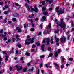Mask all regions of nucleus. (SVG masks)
I'll list each match as a JSON object with an SVG mask.
<instances>
[{"label": "nucleus", "instance_id": "f257e3e1", "mask_svg": "<svg viewBox=\"0 0 74 74\" xmlns=\"http://www.w3.org/2000/svg\"><path fill=\"white\" fill-rule=\"evenodd\" d=\"M61 22H60V24H59L57 25V27L60 26L61 29H63L64 30H65L66 28V23L64 22H63V19H61L60 20Z\"/></svg>", "mask_w": 74, "mask_h": 74}, {"label": "nucleus", "instance_id": "f03ea898", "mask_svg": "<svg viewBox=\"0 0 74 74\" xmlns=\"http://www.w3.org/2000/svg\"><path fill=\"white\" fill-rule=\"evenodd\" d=\"M30 8H31V10H32V11H35L36 12H38V10L37 9V6H34V9L32 7V6H30Z\"/></svg>", "mask_w": 74, "mask_h": 74}, {"label": "nucleus", "instance_id": "7ed1b4c3", "mask_svg": "<svg viewBox=\"0 0 74 74\" xmlns=\"http://www.w3.org/2000/svg\"><path fill=\"white\" fill-rule=\"evenodd\" d=\"M47 40V44H49V41L50 40L49 39V38L44 39L43 40L42 43H43V44H44V43L45 42V40Z\"/></svg>", "mask_w": 74, "mask_h": 74}, {"label": "nucleus", "instance_id": "20e7f679", "mask_svg": "<svg viewBox=\"0 0 74 74\" xmlns=\"http://www.w3.org/2000/svg\"><path fill=\"white\" fill-rule=\"evenodd\" d=\"M27 38H28L27 40L28 41H30V42L31 44H33L34 42V41L33 40H32L31 38H30V36L28 35L27 36Z\"/></svg>", "mask_w": 74, "mask_h": 74}, {"label": "nucleus", "instance_id": "39448f33", "mask_svg": "<svg viewBox=\"0 0 74 74\" xmlns=\"http://www.w3.org/2000/svg\"><path fill=\"white\" fill-rule=\"evenodd\" d=\"M61 43H65V42L66 41V37H64L63 38H61Z\"/></svg>", "mask_w": 74, "mask_h": 74}, {"label": "nucleus", "instance_id": "423d86ee", "mask_svg": "<svg viewBox=\"0 0 74 74\" xmlns=\"http://www.w3.org/2000/svg\"><path fill=\"white\" fill-rule=\"evenodd\" d=\"M15 67H16V69H17V71H19V70H22V66H19L18 65H16L15 66Z\"/></svg>", "mask_w": 74, "mask_h": 74}, {"label": "nucleus", "instance_id": "0eeeda50", "mask_svg": "<svg viewBox=\"0 0 74 74\" xmlns=\"http://www.w3.org/2000/svg\"><path fill=\"white\" fill-rule=\"evenodd\" d=\"M45 19H46V17L45 16H43L42 17V18H41L40 21L41 22H44V21H45Z\"/></svg>", "mask_w": 74, "mask_h": 74}, {"label": "nucleus", "instance_id": "6e6552de", "mask_svg": "<svg viewBox=\"0 0 74 74\" xmlns=\"http://www.w3.org/2000/svg\"><path fill=\"white\" fill-rule=\"evenodd\" d=\"M16 30H17V32H20L21 30V29L19 28L18 27H17L16 28Z\"/></svg>", "mask_w": 74, "mask_h": 74}, {"label": "nucleus", "instance_id": "1a4fd4ad", "mask_svg": "<svg viewBox=\"0 0 74 74\" xmlns=\"http://www.w3.org/2000/svg\"><path fill=\"white\" fill-rule=\"evenodd\" d=\"M44 47H45V45L43 44L41 46V48L42 51H44Z\"/></svg>", "mask_w": 74, "mask_h": 74}, {"label": "nucleus", "instance_id": "9d476101", "mask_svg": "<svg viewBox=\"0 0 74 74\" xmlns=\"http://www.w3.org/2000/svg\"><path fill=\"white\" fill-rule=\"evenodd\" d=\"M51 23H49L47 27V29H51Z\"/></svg>", "mask_w": 74, "mask_h": 74}, {"label": "nucleus", "instance_id": "9b49d317", "mask_svg": "<svg viewBox=\"0 0 74 74\" xmlns=\"http://www.w3.org/2000/svg\"><path fill=\"white\" fill-rule=\"evenodd\" d=\"M18 15H19V14H18V13H16L15 14H14L13 15V16L14 17H17Z\"/></svg>", "mask_w": 74, "mask_h": 74}, {"label": "nucleus", "instance_id": "f8f14e48", "mask_svg": "<svg viewBox=\"0 0 74 74\" xmlns=\"http://www.w3.org/2000/svg\"><path fill=\"white\" fill-rule=\"evenodd\" d=\"M25 55H27V56H30V53L27 52L25 53Z\"/></svg>", "mask_w": 74, "mask_h": 74}, {"label": "nucleus", "instance_id": "ddd939ff", "mask_svg": "<svg viewBox=\"0 0 74 74\" xmlns=\"http://www.w3.org/2000/svg\"><path fill=\"white\" fill-rule=\"evenodd\" d=\"M10 12V11H5L4 12V13L5 14H6V15L8 14Z\"/></svg>", "mask_w": 74, "mask_h": 74}, {"label": "nucleus", "instance_id": "4468645a", "mask_svg": "<svg viewBox=\"0 0 74 74\" xmlns=\"http://www.w3.org/2000/svg\"><path fill=\"white\" fill-rule=\"evenodd\" d=\"M5 58H5V60H6V61H7V60H8V58H9V56H6Z\"/></svg>", "mask_w": 74, "mask_h": 74}, {"label": "nucleus", "instance_id": "2eb2a0df", "mask_svg": "<svg viewBox=\"0 0 74 74\" xmlns=\"http://www.w3.org/2000/svg\"><path fill=\"white\" fill-rule=\"evenodd\" d=\"M3 60V59H2V58L1 57H0V66H1V62Z\"/></svg>", "mask_w": 74, "mask_h": 74}, {"label": "nucleus", "instance_id": "dca6fc26", "mask_svg": "<svg viewBox=\"0 0 74 74\" xmlns=\"http://www.w3.org/2000/svg\"><path fill=\"white\" fill-rule=\"evenodd\" d=\"M43 14H44V15H47L48 14V12H44L43 13Z\"/></svg>", "mask_w": 74, "mask_h": 74}, {"label": "nucleus", "instance_id": "f3484780", "mask_svg": "<svg viewBox=\"0 0 74 74\" xmlns=\"http://www.w3.org/2000/svg\"><path fill=\"white\" fill-rule=\"evenodd\" d=\"M25 44L26 45H29V44H30V42H27L26 41V40H25Z\"/></svg>", "mask_w": 74, "mask_h": 74}, {"label": "nucleus", "instance_id": "a211bd4d", "mask_svg": "<svg viewBox=\"0 0 74 74\" xmlns=\"http://www.w3.org/2000/svg\"><path fill=\"white\" fill-rule=\"evenodd\" d=\"M39 43V41H38L36 43H35V44H37V46H40V44L38 43Z\"/></svg>", "mask_w": 74, "mask_h": 74}, {"label": "nucleus", "instance_id": "6ab92c4d", "mask_svg": "<svg viewBox=\"0 0 74 74\" xmlns=\"http://www.w3.org/2000/svg\"><path fill=\"white\" fill-rule=\"evenodd\" d=\"M53 0H51V1L49 0V3L50 4H51V3H53Z\"/></svg>", "mask_w": 74, "mask_h": 74}, {"label": "nucleus", "instance_id": "aec40b11", "mask_svg": "<svg viewBox=\"0 0 74 74\" xmlns=\"http://www.w3.org/2000/svg\"><path fill=\"white\" fill-rule=\"evenodd\" d=\"M12 20L14 22H16V19L15 18H12Z\"/></svg>", "mask_w": 74, "mask_h": 74}, {"label": "nucleus", "instance_id": "412c9836", "mask_svg": "<svg viewBox=\"0 0 74 74\" xmlns=\"http://www.w3.org/2000/svg\"><path fill=\"white\" fill-rule=\"evenodd\" d=\"M15 5H16V6H19V7H21V5H20L19 4H18V3H15Z\"/></svg>", "mask_w": 74, "mask_h": 74}, {"label": "nucleus", "instance_id": "4be33fe9", "mask_svg": "<svg viewBox=\"0 0 74 74\" xmlns=\"http://www.w3.org/2000/svg\"><path fill=\"white\" fill-rule=\"evenodd\" d=\"M53 55V54H52V53H51L49 54L48 56V58H50V57H51V56H52Z\"/></svg>", "mask_w": 74, "mask_h": 74}, {"label": "nucleus", "instance_id": "5701e85b", "mask_svg": "<svg viewBox=\"0 0 74 74\" xmlns=\"http://www.w3.org/2000/svg\"><path fill=\"white\" fill-rule=\"evenodd\" d=\"M18 48H21V47H22V45L20 44H18Z\"/></svg>", "mask_w": 74, "mask_h": 74}, {"label": "nucleus", "instance_id": "b1692460", "mask_svg": "<svg viewBox=\"0 0 74 74\" xmlns=\"http://www.w3.org/2000/svg\"><path fill=\"white\" fill-rule=\"evenodd\" d=\"M3 23H7V19H4L3 21Z\"/></svg>", "mask_w": 74, "mask_h": 74}, {"label": "nucleus", "instance_id": "393cba45", "mask_svg": "<svg viewBox=\"0 0 74 74\" xmlns=\"http://www.w3.org/2000/svg\"><path fill=\"white\" fill-rule=\"evenodd\" d=\"M45 9H46V8L45 7H44L42 8V11H45Z\"/></svg>", "mask_w": 74, "mask_h": 74}, {"label": "nucleus", "instance_id": "a878e982", "mask_svg": "<svg viewBox=\"0 0 74 74\" xmlns=\"http://www.w3.org/2000/svg\"><path fill=\"white\" fill-rule=\"evenodd\" d=\"M27 71V68L25 67L23 69V72H26Z\"/></svg>", "mask_w": 74, "mask_h": 74}, {"label": "nucleus", "instance_id": "bb28decb", "mask_svg": "<svg viewBox=\"0 0 74 74\" xmlns=\"http://www.w3.org/2000/svg\"><path fill=\"white\" fill-rule=\"evenodd\" d=\"M55 56L56 57H58V52H56L55 54Z\"/></svg>", "mask_w": 74, "mask_h": 74}, {"label": "nucleus", "instance_id": "cd10ccee", "mask_svg": "<svg viewBox=\"0 0 74 74\" xmlns=\"http://www.w3.org/2000/svg\"><path fill=\"white\" fill-rule=\"evenodd\" d=\"M55 21L56 24L58 25L59 23H58V20H57V19L55 20Z\"/></svg>", "mask_w": 74, "mask_h": 74}, {"label": "nucleus", "instance_id": "c85d7f7f", "mask_svg": "<svg viewBox=\"0 0 74 74\" xmlns=\"http://www.w3.org/2000/svg\"><path fill=\"white\" fill-rule=\"evenodd\" d=\"M28 10H29V11H31L32 12H33V11H32V10H30V7H29V6H28Z\"/></svg>", "mask_w": 74, "mask_h": 74}, {"label": "nucleus", "instance_id": "c756f323", "mask_svg": "<svg viewBox=\"0 0 74 74\" xmlns=\"http://www.w3.org/2000/svg\"><path fill=\"white\" fill-rule=\"evenodd\" d=\"M53 64L54 65H55V66H56V67H59V65H58V64H57L56 63H53Z\"/></svg>", "mask_w": 74, "mask_h": 74}, {"label": "nucleus", "instance_id": "7c9ffc66", "mask_svg": "<svg viewBox=\"0 0 74 74\" xmlns=\"http://www.w3.org/2000/svg\"><path fill=\"white\" fill-rule=\"evenodd\" d=\"M69 18H70V16H67L66 18V19L67 20V21H69Z\"/></svg>", "mask_w": 74, "mask_h": 74}, {"label": "nucleus", "instance_id": "2f4dec72", "mask_svg": "<svg viewBox=\"0 0 74 74\" xmlns=\"http://www.w3.org/2000/svg\"><path fill=\"white\" fill-rule=\"evenodd\" d=\"M48 52H49V51H51V47H48Z\"/></svg>", "mask_w": 74, "mask_h": 74}, {"label": "nucleus", "instance_id": "473e14b6", "mask_svg": "<svg viewBox=\"0 0 74 74\" xmlns=\"http://www.w3.org/2000/svg\"><path fill=\"white\" fill-rule=\"evenodd\" d=\"M64 64H62L61 65V69H63L64 68Z\"/></svg>", "mask_w": 74, "mask_h": 74}, {"label": "nucleus", "instance_id": "72a5a7b5", "mask_svg": "<svg viewBox=\"0 0 74 74\" xmlns=\"http://www.w3.org/2000/svg\"><path fill=\"white\" fill-rule=\"evenodd\" d=\"M59 32V29H58L57 31H54L55 33H58V32Z\"/></svg>", "mask_w": 74, "mask_h": 74}, {"label": "nucleus", "instance_id": "f704fd0d", "mask_svg": "<svg viewBox=\"0 0 74 74\" xmlns=\"http://www.w3.org/2000/svg\"><path fill=\"white\" fill-rule=\"evenodd\" d=\"M3 40L4 41H6V40H7V37H5L3 38Z\"/></svg>", "mask_w": 74, "mask_h": 74}, {"label": "nucleus", "instance_id": "c9c22d12", "mask_svg": "<svg viewBox=\"0 0 74 74\" xmlns=\"http://www.w3.org/2000/svg\"><path fill=\"white\" fill-rule=\"evenodd\" d=\"M61 14H63L64 13V11H63L62 10H60Z\"/></svg>", "mask_w": 74, "mask_h": 74}, {"label": "nucleus", "instance_id": "e433bc0d", "mask_svg": "<svg viewBox=\"0 0 74 74\" xmlns=\"http://www.w3.org/2000/svg\"><path fill=\"white\" fill-rule=\"evenodd\" d=\"M36 47V45H33L32 46V48H34Z\"/></svg>", "mask_w": 74, "mask_h": 74}, {"label": "nucleus", "instance_id": "4c0bfd02", "mask_svg": "<svg viewBox=\"0 0 74 74\" xmlns=\"http://www.w3.org/2000/svg\"><path fill=\"white\" fill-rule=\"evenodd\" d=\"M12 39L13 40V42H15V40H16V39L15 38H12Z\"/></svg>", "mask_w": 74, "mask_h": 74}, {"label": "nucleus", "instance_id": "58836bf2", "mask_svg": "<svg viewBox=\"0 0 74 74\" xmlns=\"http://www.w3.org/2000/svg\"><path fill=\"white\" fill-rule=\"evenodd\" d=\"M30 31L31 32H33V31H34V28H32L31 29Z\"/></svg>", "mask_w": 74, "mask_h": 74}, {"label": "nucleus", "instance_id": "ea45409f", "mask_svg": "<svg viewBox=\"0 0 74 74\" xmlns=\"http://www.w3.org/2000/svg\"><path fill=\"white\" fill-rule=\"evenodd\" d=\"M2 53H3V54H4L5 55H7V53H6V51H2Z\"/></svg>", "mask_w": 74, "mask_h": 74}, {"label": "nucleus", "instance_id": "a19ab883", "mask_svg": "<svg viewBox=\"0 0 74 74\" xmlns=\"http://www.w3.org/2000/svg\"><path fill=\"white\" fill-rule=\"evenodd\" d=\"M3 4H4V3L3 2H0V5H3Z\"/></svg>", "mask_w": 74, "mask_h": 74}, {"label": "nucleus", "instance_id": "79ce46f5", "mask_svg": "<svg viewBox=\"0 0 74 74\" xmlns=\"http://www.w3.org/2000/svg\"><path fill=\"white\" fill-rule=\"evenodd\" d=\"M40 58H44V57L45 56L44 55H41L40 56Z\"/></svg>", "mask_w": 74, "mask_h": 74}, {"label": "nucleus", "instance_id": "37998d69", "mask_svg": "<svg viewBox=\"0 0 74 74\" xmlns=\"http://www.w3.org/2000/svg\"><path fill=\"white\" fill-rule=\"evenodd\" d=\"M65 58H62L61 60L62 62H64V59H65Z\"/></svg>", "mask_w": 74, "mask_h": 74}, {"label": "nucleus", "instance_id": "c03bdc74", "mask_svg": "<svg viewBox=\"0 0 74 74\" xmlns=\"http://www.w3.org/2000/svg\"><path fill=\"white\" fill-rule=\"evenodd\" d=\"M73 60V59L71 58H70L69 59V60L70 61H71Z\"/></svg>", "mask_w": 74, "mask_h": 74}, {"label": "nucleus", "instance_id": "a18cd8bd", "mask_svg": "<svg viewBox=\"0 0 74 74\" xmlns=\"http://www.w3.org/2000/svg\"><path fill=\"white\" fill-rule=\"evenodd\" d=\"M59 41V38H57L56 39V42H58V41Z\"/></svg>", "mask_w": 74, "mask_h": 74}, {"label": "nucleus", "instance_id": "49530a36", "mask_svg": "<svg viewBox=\"0 0 74 74\" xmlns=\"http://www.w3.org/2000/svg\"><path fill=\"white\" fill-rule=\"evenodd\" d=\"M11 41V39L10 38L9 39H8V42H10Z\"/></svg>", "mask_w": 74, "mask_h": 74}, {"label": "nucleus", "instance_id": "de8ad7c7", "mask_svg": "<svg viewBox=\"0 0 74 74\" xmlns=\"http://www.w3.org/2000/svg\"><path fill=\"white\" fill-rule=\"evenodd\" d=\"M34 69V68H33V67H32V68H31V69H30L29 70V71H33Z\"/></svg>", "mask_w": 74, "mask_h": 74}, {"label": "nucleus", "instance_id": "09e8293b", "mask_svg": "<svg viewBox=\"0 0 74 74\" xmlns=\"http://www.w3.org/2000/svg\"><path fill=\"white\" fill-rule=\"evenodd\" d=\"M45 1H43L42 3V5H44V4H45Z\"/></svg>", "mask_w": 74, "mask_h": 74}, {"label": "nucleus", "instance_id": "8fccbe9b", "mask_svg": "<svg viewBox=\"0 0 74 74\" xmlns=\"http://www.w3.org/2000/svg\"><path fill=\"white\" fill-rule=\"evenodd\" d=\"M43 64H42V63H41L40 64V68H41L42 67V66H43Z\"/></svg>", "mask_w": 74, "mask_h": 74}, {"label": "nucleus", "instance_id": "3c124183", "mask_svg": "<svg viewBox=\"0 0 74 74\" xmlns=\"http://www.w3.org/2000/svg\"><path fill=\"white\" fill-rule=\"evenodd\" d=\"M3 29H2L0 31V33H3Z\"/></svg>", "mask_w": 74, "mask_h": 74}, {"label": "nucleus", "instance_id": "603ef678", "mask_svg": "<svg viewBox=\"0 0 74 74\" xmlns=\"http://www.w3.org/2000/svg\"><path fill=\"white\" fill-rule=\"evenodd\" d=\"M57 12H58V15H60V14H61V13H60V10L58 11H57Z\"/></svg>", "mask_w": 74, "mask_h": 74}, {"label": "nucleus", "instance_id": "864d4df0", "mask_svg": "<svg viewBox=\"0 0 74 74\" xmlns=\"http://www.w3.org/2000/svg\"><path fill=\"white\" fill-rule=\"evenodd\" d=\"M5 8H8L9 7L8 6V5H5Z\"/></svg>", "mask_w": 74, "mask_h": 74}, {"label": "nucleus", "instance_id": "5fc2aeb1", "mask_svg": "<svg viewBox=\"0 0 74 74\" xmlns=\"http://www.w3.org/2000/svg\"><path fill=\"white\" fill-rule=\"evenodd\" d=\"M40 28L41 29H42L43 28V27L42 26V24H41L40 25Z\"/></svg>", "mask_w": 74, "mask_h": 74}, {"label": "nucleus", "instance_id": "6e6d98bb", "mask_svg": "<svg viewBox=\"0 0 74 74\" xmlns=\"http://www.w3.org/2000/svg\"><path fill=\"white\" fill-rule=\"evenodd\" d=\"M29 20L30 21L31 23H33V20H32V19Z\"/></svg>", "mask_w": 74, "mask_h": 74}, {"label": "nucleus", "instance_id": "4d7b16f0", "mask_svg": "<svg viewBox=\"0 0 74 74\" xmlns=\"http://www.w3.org/2000/svg\"><path fill=\"white\" fill-rule=\"evenodd\" d=\"M24 28H26V24H24Z\"/></svg>", "mask_w": 74, "mask_h": 74}, {"label": "nucleus", "instance_id": "13d9d810", "mask_svg": "<svg viewBox=\"0 0 74 74\" xmlns=\"http://www.w3.org/2000/svg\"><path fill=\"white\" fill-rule=\"evenodd\" d=\"M48 66H49V65H48L47 64H46L45 65L46 67H47V68H48V67H49Z\"/></svg>", "mask_w": 74, "mask_h": 74}, {"label": "nucleus", "instance_id": "bf43d9fd", "mask_svg": "<svg viewBox=\"0 0 74 74\" xmlns=\"http://www.w3.org/2000/svg\"><path fill=\"white\" fill-rule=\"evenodd\" d=\"M61 50H60V49H58V53H60V51Z\"/></svg>", "mask_w": 74, "mask_h": 74}, {"label": "nucleus", "instance_id": "052dcab7", "mask_svg": "<svg viewBox=\"0 0 74 74\" xmlns=\"http://www.w3.org/2000/svg\"><path fill=\"white\" fill-rule=\"evenodd\" d=\"M28 17H29V18H33V16L32 15L31 16H30V15Z\"/></svg>", "mask_w": 74, "mask_h": 74}, {"label": "nucleus", "instance_id": "680f3d73", "mask_svg": "<svg viewBox=\"0 0 74 74\" xmlns=\"http://www.w3.org/2000/svg\"><path fill=\"white\" fill-rule=\"evenodd\" d=\"M14 48H12V53H14Z\"/></svg>", "mask_w": 74, "mask_h": 74}, {"label": "nucleus", "instance_id": "e2e57ef3", "mask_svg": "<svg viewBox=\"0 0 74 74\" xmlns=\"http://www.w3.org/2000/svg\"><path fill=\"white\" fill-rule=\"evenodd\" d=\"M31 25H32V26L33 27H34V24L33 23H32L31 24Z\"/></svg>", "mask_w": 74, "mask_h": 74}, {"label": "nucleus", "instance_id": "0e129e2a", "mask_svg": "<svg viewBox=\"0 0 74 74\" xmlns=\"http://www.w3.org/2000/svg\"><path fill=\"white\" fill-rule=\"evenodd\" d=\"M33 51H34V49H32L31 50V52H33Z\"/></svg>", "mask_w": 74, "mask_h": 74}, {"label": "nucleus", "instance_id": "69168bd1", "mask_svg": "<svg viewBox=\"0 0 74 74\" xmlns=\"http://www.w3.org/2000/svg\"><path fill=\"white\" fill-rule=\"evenodd\" d=\"M52 9L51 8H50L49 9V11H52Z\"/></svg>", "mask_w": 74, "mask_h": 74}, {"label": "nucleus", "instance_id": "338daca9", "mask_svg": "<svg viewBox=\"0 0 74 74\" xmlns=\"http://www.w3.org/2000/svg\"><path fill=\"white\" fill-rule=\"evenodd\" d=\"M40 74V69H38V71L37 73V74Z\"/></svg>", "mask_w": 74, "mask_h": 74}, {"label": "nucleus", "instance_id": "774afa93", "mask_svg": "<svg viewBox=\"0 0 74 74\" xmlns=\"http://www.w3.org/2000/svg\"><path fill=\"white\" fill-rule=\"evenodd\" d=\"M38 18H36V19H35V21H38Z\"/></svg>", "mask_w": 74, "mask_h": 74}]
</instances>
